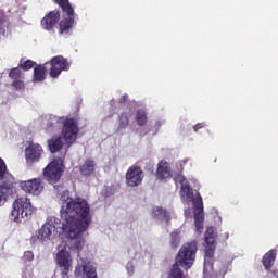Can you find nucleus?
I'll list each match as a JSON object with an SVG mask.
<instances>
[{"mask_svg":"<svg viewBox=\"0 0 278 278\" xmlns=\"http://www.w3.org/2000/svg\"><path fill=\"white\" fill-rule=\"evenodd\" d=\"M62 230L70 240H74V249L81 251L86 244L83 233L92 225L90 204L83 198H66L61 206Z\"/></svg>","mask_w":278,"mask_h":278,"instance_id":"1","label":"nucleus"},{"mask_svg":"<svg viewBox=\"0 0 278 278\" xmlns=\"http://www.w3.org/2000/svg\"><path fill=\"white\" fill-rule=\"evenodd\" d=\"M197 241L184 243L176 255L168 278H184V270H181V268L185 270H190V268H192L194 260H197ZM179 266L181 268H179Z\"/></svg>","mask_w":278,"mask_h":278,"instance_id":"2","label":"nucleus"},{"mask_svg":"<svg viewBox=\"0 0 278 278\" xmlns=\"http://www.w3.org/2000/svg\"><path fill=\"white\" fill-rule=\"evenodd\" d=\"M59 8L62 9V12L66 14L67 17L59 23V34L62 36L64 34H71L73 25H75V10L68 0H53Z\"/></svg>","mask_w":278,"mask_h":278,"instance_id":"3","label":"nucleus"},{"mask_svg":"<svg viewBox=\"0 0 278 278\" xmlns=\"http://www.w3.org/2000/svg\"><path fill=\"white\" fill-rule=\"evenodd\" d=\"M35 208L31 205V200L27 197L17 198L13 202V210L11 212V216L15 222L21 220V218H26L29 220L31 218V214H34Z\"/></svg>","mask_w":278,"mask_h":278,"instance_id":"4","label":"nucleus"},{"mask_svg":"<svg viewBox=\"0 0 278 278\" xmlns=\"http://www.w3.org/2000/svg\"><path fill=\"white\" fill-rule=\"evenodd\" d=\"M62 232H64V230L62 229V224L60 226V219L53 218L41 226L37 232V239L39 242H48L53 236H58V233Z\"/></svg>","mask_w":278,"mask_h":278,"instance_id":"5","label":"nucleus"},{"mask_svg":"<svg viewBox=\"0 0 278 278\" xmlns=\"http://www.w3.org/2000/svg\"><path fill=\"white\" fill-rule=\"evenodd\" d=\"M64 161L61 157L53 159L43 169V177L49 184H58L64 175Z\"/></svg>","mask_w":278,"mask_h":278,"instance_id":"6","label":"nucleus"},{"mask_svg":"<svg viewBox=\"0 0 278 278\" xmlns=\"http://www.w3.org/2000/svg\"><path fill=\"white\" fill-rule=\"evenodd\" d=\"M48 64H50L49 75L52 79H58L64 71H71V63L63 55L53 56Z\"/></svg>","mask_w":278,"mask_h":278,"instance_id":"7","label":"nucleus"},{"mask_svg":"<svg viewBox=\"0 0 278 278\" xmlns=\"http://www.w3.org/2000/svg\"><path fill=\"white\" fill-rule=\"evenodd\" d=\"M79 134V124L75 118H67L63 123L62 135L67 144H73Z\"/></svg>","mask_w":278,"mask_h":278,"instance_id":"8","label":"nucleus"},{"mask_svg":"<svg viewBox=\"0 0 278 278\" xmlns=\"http://www.w3.org/2000/svg\"><path fill=\"white\" fill-rule=\"evenodd\" d=\"M56 264L61 269L62 278H71L68 273H71L73 268V258L71 257V253L66 250H60L56 253Z\"/></svg>","mask_w":278,"mask_h":278,"instance_id":"9","label":"nucleus"},{"mask_svg":"<svg viewBox=\"0 0 278 278\" xmlns=\"http://www.w3.org/2000/svg\"><path fill=\"white\" fill-rule=\"evenodd\" d=\"M126 186L137 188L141 186L144 179V172L140 166L132 165L126 172Z\"/></svg>","mask_w":278,"mask_h":278,"instance_id":"10","label":"nucleus"},{"mask_svg":"<svg viewBox=\"0 0 278 278\" xmlns=\"http://www.w3.org/2000/svg\"><path fill=\"white\" fill-rule=\"evenodd\" d=\"M20 188L26 194H33V197H38L45 190V184H42V179L40 178H33L29 180H22L20 181Z\"/></svg>","mask_w":278,"mask_h":278,"instance_id":"11","label":"nucleus"},{"mask_svg":"<svg viewBox=\"0 0 278 278\" xmlns=\"http://www.w3.org/2000/svg\"><path fill=\"white\" fill-rule=\"evenodd\" d=\"M193 216L195 231L198 233H203V223L205 220V216L203 215V198H201V195H199L198 199L193 200Z\"/></svg>","mask_w":278,"mask_h":278,"instance_id":"12","label":"nucleus"},{"mask_svg":"<svg viewBox=\"0 0 278 278\" xmlns=\"http://www.w3.org/2000/svg\"><path fill=\"white\" fill-rule=\"evenodd\" d=\"M205 240V256L212 260L214 257V252L216 251V230L214 227L206 229L204 235Z\"/></svg>","mask_w":278,"mask_h":278,"instance_id":"13","label":"nucleus"},{"mask_svg":"<svg viewBox=\"0 0 278 278\" xmlns=\"http://www.w3.org/2000/svg\"><path fill=\"white\" fill-rule=\"evenodd\" d=\"M42 146L34 142L29 143V146L25 149V159L27 164L39 162L42 157Z\"/></svg>","mask_w":278,"mask_h":278,"instance_id":"14","label":"nucleus"},{"mask_svg":"<svg viewBox=\"0 0 278 278\" xmlns=\"http://www.w3.org/2000/svg\"><path fill=\"white\" fill-rule=\"evenodd\" d=\"M61 14L60 11L54 10L50 11L45 17L41 20V27L46 29V31H53V27L60 23Z\"/></svg>","mask_w":278,"mask_h":278,"instance_id":"15","label":"nucleus"},{"mask_svg":"<svg viewBox=\"0 0 278 278\" xmlns=\"http://www.w3.org/2000/svg\"><path fill=\"white\" fill-rule=\"evenodd\" d=\"M174 179H175V181H179V184H182L181 188H180V195L186 197V199L188 201H192V203H194V201H197V199H199V197H201V194H198V197L194 198V192L192 191V188L190 187V185H188V184L184 185V181H185L184 176L178 175V176H175Z\"/></svg>","mask_w":278,"mask_h":278,"instance_id":"16","label":"nucleus"},{"mask_svg":"<svg viewBox=\"0 0 278 278\" xmlns=\"http://www.w3.org/2000/svg\"><path fill=\"white\" fill-rule=\"evenodd\" d=\"M81 273L85 278H99L97 275V269L90 263H85L83 266L75 268L76 277H81Z\"/></svg>","mask_w":278,"mask_h":278,"instance_id":"17","label":"nucleus"},{"mask_svg":"<svg viewBox=\"0 0 278 278\" xmlns=\"http://www.w3.org/2000/svg\"><path fill=\"white\" fill-rule=\"evenodd\" d=\"M156 177L160 179V181H164V179H169L172 177L170 175V166L168 165V162L161 161L157 164L156 169Z\"/></svg>","mask_w":278,"mask_h":278,"instance_id":"18","label":"nucleus"},{"mask_svg":"<svg viewBox=\"0 0 278 278\" xmlns=\"http://www.w3.org/2000/svg\"><path fill=\"white\" fill-rule=\"evenodd\" d=\"M94 168H97L94 160L87 159L79 167L80 175H84V177H90V175H94Z\"/></svg>","mask_w":278,"mask_h":278,"instance_id":"19","label":"nucleus"},{"mask_svg":"<svg viewBox=\"0 0 278 278\" xmlns=\"http://www.w3.org/2000/svg\"><path fill=\"white\" fill-rule=\"evenodd\" d=\"M152 216L156 220H165L167 225L170 223V213L162 206H155L152 210Z\"/></svg>","mask_w":278,"mask_h":278,"instance_id":"20","label":"nucleus"},{"mask_svg":"<svg viewBox=\"0 0 278 278\" xmlns=\"http://www.w3.org/2000/svg\"><path fill=\"white\" fill-rule=\"evenodd\" d=\"M134 116V111L128 110L118 115V126L117 131H123V129H127L129 127V118Z\"/></svg>","mask_w":278,"mask_h":278,"instance_id":"21","label":"nucleus"},{"mask_svg":"<svg viewBox=\"0 0 278 278\" xmlns=\"http://www.w3.org/2000/svg\"><path fill=\"white\" fill-rule=\"evenodd\" d=\"M49 63L43 65H36L34 68L33 81H45L47 79V66Z\"/></svg>","mask_w":278,"mask_h":278,"instance_id":"22","label":"nucleus"},{"mask_svg":"<svg viewBox=\"0 0 278 278\" xmlns=\"http://www.w3.org/2000/svg\"><path fill=\"white\" fill-rule=\"evenodd\" d=\"M48 147L51 153H58L62 151L64 147V141L60 136H53L51 139L48 140Z\"/></svg>","mask_w":278,"mask_h":278,"instance_id":"23","label":"nucleus"},{"mask_svg":"<svg viewBox=\"0 0 278 278\" xmlns=\"http://www.w3.org/2000/svg\"><path fill=\"white\" fill-rule=\"evenodd\" d=\"M275 260H277L276 250H270L264 254L262 262L265 270H270V268H273V264H275Z\"/></svg>","mask_w":278,"mask_h":278,"instance_id":"24","label":"nucleus"},{"mask_svg":"<svg viewBox=\"0 0 278 278\" xmlns=\"http://www.w3.org/2000/svg\"><path fill=\"white\" fill-rule=\"evenodd\" d=\"M62 126V118L55 115H49L47 117L46 131H55Z\"/></svg>","mask_w":278,"mask_h":278,"instance_id":"25","label":"nucleus"},{"mask_svg":"<svg viewBox=\"0 0 278 278\" xmlns=\"http://www.w3.org/2000/svg\"><path fill=\"white\" fill-rule=\"evenodd\" d=\"M12 190V185H0V207L8 201V192Z\"/></svg>","mask_w":278,"mask_h":278,"instance_id":"26","label":"nucleus"},{"mask_svg":"<svg viewBox=\"0 0 278 278\" xmlns=\"http://www.w3.org/2000/svg\"><path fill=\"white\" fill-rule=\"evenodd\" d=\"M9 77L12 81L17 79H25V73L21 70V67H13L9 71Z\"/></svg>","mask_w":278,"mask_h":278,"instance_id":"27","label":"nucleus"},{"mask_svg":"<svg viewBox=\"0 0 278 278\" xmlns=\"http://www.w3.org/2000/svg\"><path fill=\"white\" fill-rule=\"evenodd\" d=\"M136 121L139 127H144V125L148 123L147 112L144 110H138Z\"/></svg>","mask_w":278,"mask_h":278,"instance_id":"28","label":"nucleus"},{"mask_svg":"<svg viewBox=\"0 0 278 278\" xmlns=\"http://www.w3.org/2000/svg\"><path fill=\"white\" fill-rule=\"evenodd\" d=\"M179 244H181V237L179 232H172L170 233V248L175 251L179 249Z\"/></svg>","mask_w":278,"mask_h":278,"instance_id":"29","label":"nucleus"},{"mask_svg":"<svg viewBox=\"0 0 278 278\" xmlns=\"http://www.w3.org/2000/svg\"><path fill=\"white\" fill-rule=\"evenodd\" d=\"M17 66L22 71H31L33 66H36V62H34L31 60H26L23 62V60H21V62L18 63Z\"/></svg>","mask_w":278,"mask_h":278,"instance_id":"30","label":"nucleus"},{"mask_svg":"<svg viewBox=\"0 0 278 278\" xmlns=\"http://www.w3.org/2000/svg\"><path fill=\"white\" fill-rule=\"evenodd\" d=\"M11 86L12 88H14V90H25V78L13 80L11 83Z\"/></svg>","mask_w":278,"mask_h":278,"instance_id":"31","label":"nucleus"},{"mask_svg":"<svg viewBox=\"0 0 278 278\" xmlns=\"http://www.w3.org/2000/svg\"><path fill=\"white\" fill-rule=\"evenodd\" d=\"M8 16L5 15V11L0 9V34H5V28L3 27V25H5V21H7Z\"/></svg>","mask_w":278,"mask_h":278,"instance_id":"32","label":"nucleus"},{"mask_svg":"<svg viewBox=\"0 0 278 278\" xmlns=\"http://www.w3.org/2000/svg\"><path fill=\"white\" fill-rule=\"evenodd\" d=\"M7 170L8 166L5 165V161H3V159L0 157V181H2V179H5Z\"/></svg>","mask_w":278,"mask_h":278,"instance_id":"33","label":"nucleus"},{"mask_svg":"<svg viewBox=\"0 0 278 278\" xmlns=\"http://www.w3.org/2000/svg\"><path fill=\"white\" fill-rule=\"evenodd\" d=\"M24 261L33 262L34 261V252H31V251L24 252Z\"/></svg>","mask_w":278,"mask_h":278,"instance_id":"34","label":"nucleus"},{"mask_svg":"<svg viewBox=\"0 0 278 278\" xmlns=\"http://www.w3.org/2000/svg\"><path fill=\"white\" fill-rule=\"evenodd\" d=\"M204 127H207V124L205 122L198 123L195 126H193V130L197 132L199 129H203Z\"/></svg>","mask_w":278,"mask_h":278,"instance_id":"35","label":"nucleus"},{"mask_svg":"<svg viewBox=\"0 0 278 278\" xmlns=\"http://www.w3.org/2000/svg\"><path fill=\"white\" fill-rule=\"evenodd\" d=\"M127 102V96H123L119 100V103H126Z\"/></svg>","mask_w":278,"mask_h":278,"instance_id":"36","label":"nucleus"}]
</instances>
